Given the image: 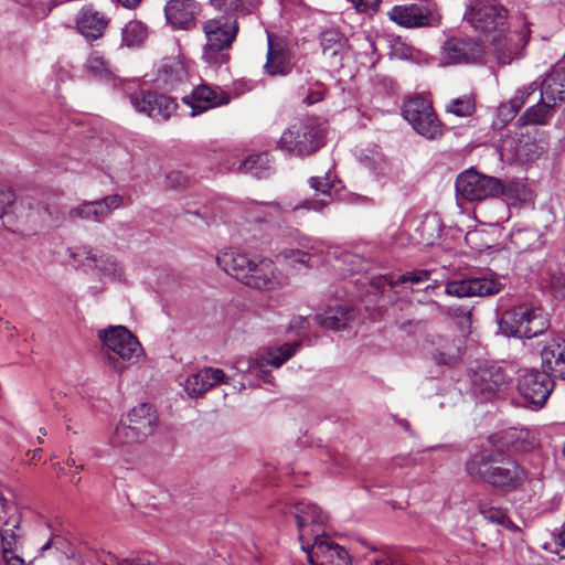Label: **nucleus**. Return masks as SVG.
I'll return each mask as SVG.
<instances>
[{"instance_id":"1","label":"nucleus","mask_w":565,"mask_h":565,"mask_svg":"<svg viewBox=\"0 0 565 565\" xmlns=\"http://www.w3.org/2000/svg\"><path fill=\"white\" fill-rule=\"evenodd\" d=\"M301 347L300 342L285 343L280 347L268 348L259 351L254 358H239L233 364L239 379L235 375L230 376L223 370L216 367H203L199 372L191 374L184 381V390L191 397L203 395L216 384L223 383L232 385L234 390L241 392L246 387L255 386L252 376L262 379L264 382H271V376L266 370L267 366L280 367L288 361Z\"/></svg>"},{"instance_id":"2","label":"nucleus","mask_w":565,"mask_h":565,"mask_svg":"<svg viewBox=\"0 0 565 565\" xmlns=\"http://www.w3.org/2000/svg\"><path fill=\"white\" fill-rule=\"evenodd\" d=\"M216 262L228 275L235 277L247 287L270 291L287 284L275 263L267 257L250 255L237 249L222 252Z\"/></svg>"},{"instance_id":"3","label":"nucleus","mask_w":565,"mask_h":565,"mask_svg":"<svg viewBox=\"0 0 565 565\" xmlns=\"http://www.w3.org/2000/svg\"><path fill=\"white\" fill-rule=\"evenodd\" d=\"M466 471L473 480L503 491L518 489L526 479L524 469L516 461L486 451L472 456L466 462Z\"/></svg>"},{"instance_id":"4","label":"nucleus","mask_w":565,"mask_h":565,"mask_svg":"<svg viewBox=\"0 0 565 565\" xmlns=\"http://www.w3.org/2000/svg\"><path fill=\"white\" fill-rule=\"evenodd\" d=\"M107 365L121 374L127 364L136 363L142 354L137 338L122 326H110L98 332Z\"/></svg>"},{"instance_id":"5","label":"nucleus","mask_w":565,"mask_h":565,"mask_svg":"<svg viewBox=\"0 0 565 565\" xmlns=\"http://www.w3.org/2000/svg\"><path fill=\"white\" fill-rule=\"evenodd\" d=\"M206 43L203 46L202 60L210 66H221L228 62V49L238 32L236 20L220 17L205 21L202 25Z\"/></svg>"},{"instance_id":"6","label":"nucleus","mask_w":565,"mask_h":565,"mask_svg":"<svg viewBox=\"0 0 565 565\" xmlns=\"http://www.w3.org/2000/svg\"><path fill=\"white\" fill-rule=\"evenodd\" d=\"M499 328L508 337L531 339L548 328V319L541 308L520 305L502 313Z\"/></svg>"},{"instance_id":"7","label":"nucleus","mask_w":565,"mask_h":565,"mask_svg":"<svg viewBox=\"0 0 565 565\" xmlns=\"http://www.w3.org/2000/svg\"><path fill=\"white\" fill-rule=\"evenodd\" d=\"M156 412L149 404L134 407L116 426L109 444L113 447L139 444L153 431Z\"/></svg>"},{"instance_id":"8","label":"nucleus","mask_w":565,"mask_h":565,"mask_svg":"<svg viewBox=\"0 0 565 565\" xmlns=\"http://www.w3.org/2000/svg\"><path fill=\"white\" fill-rule=\"evenodd\" d=\"M509 11L498 0H471L465 11L469 25L483 35L502 34L509 30Z\"/></svg>"},{"instance_id":"9","label":"nucleus","mask_w":565,"mask_h":565,"mask_svg":"<svg viewBox=\"0 0 565 565\" xmlns=\"http://www.w3.org/2000/svg\"><path fill=\"white\" fill-rule=\"evenodd\" d=\"M324 128L316 120L295 124L281 135L278 146L295 156H309L322 147Z\"/></svg>"},{"instance_id":"10","label":"nucleus","mask_w":565,"mask_h":565,"mask_svg":"<svg viewBox=\"0 0 565 565\" xmlns=\"http://www.w3.org/2000/svg\"><path fill=\"white\" fill-rule=\"evenodd\" d=\"M403 116L426 139L434 140L444 135V125L438 119L431 100L426 96L415 95L405 100Z\"/></svg>"},{"instance_id":"11","label":"nucleus","mask_w":565,"mask_h":565,"mask_svg":"<svg viewBox=\"0 0 565 565\" xmlns=\"http://www.w3.org/2000/svg\"><path fill=\"white\" fill-rule=\"evenodd\" d=\"M456 195L469 202L482 201L503 193L504 185L500 179L468 169L459 173L456 179Z\"/></svg>"},{"instance_id":"12","label":"nucleus","mask_w":565,"mask_h":565,"mask_svg":"<svg viewBox=\"0 0 565 565\" xmlns=\"http://www.w3.org/2000/svg\"><path fill=\"white\" fill-rule=\"evenodd\" d=\"M470 382L473 394L486 401L499 396L509 384L502 367L492 363H483L475 369L470 374Z\"/></svg>"},{"instance_id":"13","label":"nucleus","mask_w":565,"mask_h":565,"mask_svg":"<svg viewBox=\"0 0 565 565\" xmlns=\"http://www.w3.org/2000/svg\"><path fill=\"white\" fill-rule=\"evenodd\" d=\"M299 540L302 543L324 535L326 513L315 503L301 501L294 508Z\"/></svg>"},{"instance_id":"14","label":"nucleus","mask_w":565,"mask_h":565,"mask_svg":"<svg viewBox=\"0 0 565 565\" xmlns=\"http://www.w3.org/2000/svg\"><path fill=\"white\" fill-rule=\"evenodd\" d=\"M502 289L503 284L493 275L451 280L445 287L447 295L458 298L489 297L499 294Z\"/></svg>"},{"instance_id":"15","label":"nucleus","mask_w":565,"mask_h":565,"mask_svg":"<svg viewBox=\"0 0 565 565\" xmlns=\"http://www.w3.org/2000/svg\"><path fill=\"white\" fill-rule=\"evenodd\" d=\"M129 98L136 111L154 120H168L178 107L173 98L150 90L130 94Z\"/></svg>"},{"instance_id":"16","label":"nucleus","mask_w":565,"mask_h":565,"mask_svg":"<svg viewBox=\"0 0 565 565\" xmlns=\"http://www.w3.org/2000/svg\"><path fill=\"white\" fill-rule=\"evenodd\" d=\"M311 565H350L348 552L326 535L301 544Z\"/></svg>"},{"instance_id":"17","label":"nucleus","mask_w":565,"mask_h":565,"mask_svg":"<svg viewBox=\"0 0 565 565\" xmlns=\"http://www.w3.org/2000/svg\"><path fill=\"white\" fill-rule=\"evenodd\" d=\"M447 64H480L484 62V46L473 39L451 38L443 45Z\"/></svg>"},{"instance_id":"18","label":"nucleus","mask_w":565,"mask_h":565,"mask_svg":"<svg viewBox=\"0 0 565 565\" xmlns=\"http://www.w3.org/2000/svg\"><path fill=\"white\" fill-rule=\"evenodd\" d=\"M554 387V381L545 371L531 370L521 375L518 388L524 399L539 408L542 407Z\"/></svg>"},{"instance_id":"19","label":"nucleus","mask_w":565,"mask_h":565,"mask_svg":"<svg viewBox=\"0 0 565 565\" xmlns=\"http://www.w3.org/2000/svg\"><path fill=\"white\" fill-rule=\"evenodd\" d=\"M230 95L218 86L202 84L196 86L190 95L182 97V102L191 107V115L196 116L209 109L227 105Z\"/></svg>"},{"instance_id":"20","label":"nucleus","mask_w":565,"mask_h":565,"mask_svg":"<svg viewBox=\"0 0 565 565\" xmlns=\"http://www.w3.org/2000/svg\"><path fill=\"white\" fill-rule=\"evenodd\" d=\"M490 444L499 451H530L539 446L536 434L527 428H509L489 438Z\"/></svg>"},{"instance_id":"21","label":"nucleus","mask_w":565,"mask_h":565,"mask_svg":"<svg viewBox=\"0 0 565 565\" xmlns=\"http://www.w3.org/2000/svg\"><path fill=\"white\" fill-rule=\"evenodd\" d=\"M526 38L505 31L492 35L490 49L498 64L508 65L522 56Z\"/></svg>"},{"instance_id":"22","label":"nucleus","mask_w":565,"mask_h":565,"mask_svg":"<svg viewBox=\"0 0 565 565\" xmlns=\"http://www.w3.org/2000/svg\"><path fill=\"white\" fill-rule=\"evenodd\" d=\"M122 196L119 194L107 195L95 201H84L79 205L71 210L70 216L75 218H87L102 221L113 211L122 206Z\"/></svg>"},{"instance_id":"23","label":"nucleus","mask_w":565,"mask_h":565,"mask_svg":"<svg viewBox=\"0 0 565 565\" xmlns=\"http://www.w3.org/2000/svg\"><path fill=\"white\" fill-rule=\"evenodd\" d=\"M427 352L436 363L452 365L461 358V341L443 334L433 335Z\"/></svg>"},{"instance_id":"24","label":"nucleus","mask_w":565,"mask_h":565,"mask_svg":"<svg viewBox=\"0 0 565 565\" xmlns=\"http://www.w3.org/2000/svg\"><path fill=\"white\" fill-rule=\"evenodd\" d=\"M542 366L552 376L565 379V340L551 338L545 340L541 350Z\"/></svg>"},{"instance_id":"25","label":"nucleus","mask_w":565,"mask_h":565,"mask_svg":"<svg viewBox=\"0 0 565 565\" xmlns=\"http://www.w3.org/2000/svg\"><path fill=\"white\" fill-rule=\"evenodd\" d=\"M198 4L193 0H170L164 7L166 19L174 29H188L194 22Z\"/></svg>"},{"instance_id":"26","label":"nucleus","mask_w":565,"mask_h":565,"mask_svg":"<svg viewBox=\"0 0 565 565\" xmlns=\"http://www.w3.org/2000/svg\"><path fill=\"white\" fill-rule=\"evenodd\" d=\"M388 17L405 28H422L429 23V11L418 4L394 6L388 12Z\"/></svg>"},{"instance_id":"27","label":"nucleus","mask_w":565,"mask_h":565,"mask_svg":"<svg viewBox=\"0 0 565 565\" xmlns=\"http://www.w3.org/2000/svg\"><path fill=\"white\" fill-rule=\"evenodd\" d=\"M84 254L85 259L89 262L88 265L93 266L98 271L100 279L113 281L124 280V267L116 258L109 255L98 254L93 250L84 252Z\"/></svg>"},{"instance_id":"28","label":"nucleus","mask_w":565,"mask_h":565,"mask_svg":"<svg viewBox=\"0 0 565 565\" xmlns=\"http://www.w3.org/2000/svg\"><path fill=\"white\" fill-rule=\"evenodd\" d=\"M79 33L87 40L100 38L108 25V19L100 12L92 9H82L76 21Z\"/></svg>"},{"instance_id":"29","label":"nucleus","mask_w":565,"mask_h":565,"mask_svg":"<svg viewBox=\"0 0 565 565\" xmlns=\"http://www.w3.org/2000/svg\"><path fill=\"white\" fill-rule=\"evenodd\" d=\"M542 100L552 103L565 102V70L563 67H554L541 83Z\"/></svg>"},{"instance_id":"30","label":"nucleus","mask_w":565,"mask_h":565,"mask_svg":"<svg viewBox=\"0 0 565 565\" xmlns=\"http://www.w3.org/2000/svg\"><path fill=\"white\" fill-rule=\"evenodd\" d=\"M355 318L354 310L350 307H330L315 316V321L322 328L333 331L345 329Z\"/></svg>"},{"instance_id":"31","label":"nucleus","mask_w":565,"mask_h":565,"mask_svg":"<svg viewBox=\"0 0 565 565\" xmlns=\"http://www.w3.org/2000/svg\"><path fill=\"white\" fill-rule=\"evenodd\" d=\"M348 40L339 31L330 29L320 35V44L323 55L333 65H339L347 49Z\"/></svg>"},{"instance_id":"32","label":"nucleus","mask_w":565,"mask_h":565,"mask_svg":"<svg viewBox=\"0 0 565 565\" xmlns=\"http://www.w3.org/2000/svg\"><path fill=\"white\" fill-rule=\"evenodd\" d=\"M289 54L284 45L273 43L268 36V52L265 71L268 75H284L289 71Z\"/></svg>"},{"instance_id":"33","label":"nucleus","mask_w":565,"mask_h":565,"mask_svg":"<svg viewBox=\"0 0 565 565\" xmlns=\"http://www.w3.org/2000/svg\"><path fill=\"white\" fill-rule=\"evenodd\" d=\"M539 86L535 82H532L521 88H519L514 96L507 103L500 105L499 116L504 120H511L519 110L527 102L529 97L537 90Z\"/></svg>"},{"instance_id":"34","label":"nucleus","mask_w":565,"mask_h":565,"mask_svg":"<svg viewBox=\"0 0 565 565\" xmlns=\"http://www.w3.org/2000/svg\"><path fill=\"white\" fill-rule=\"evenodd\" d=\"M188 76L186 68L182 61L178 58L166 60L157 75V81L167 87H174L178 83L183 82Z\"/></svg>"},{"instance_id":"35","label":"nucleus","mask_w":565,"mask_h":565,"mask_svg":"<svg viewBox=\"0 0 565 565\" xmlns=\"http://www.w3.org/2000/svg\"><path fill=\"white\" fill-rule=\"evenodd\" d=\"M310 186L316 191L317 194H321L323 198L319 200H306L301 203L300 207L309 211L321 212L331 202V183L327 175L324 177H312L309 180Z\"/></svg>"},{"instance_id":"36","label":"nucleus","mask_w":565,"mask_h":565,"mask_svg":"<svg viewBox=\"0 0 565 565\" xmlns=\"http://www.w3.org/2000/svg\"><path fill=\"white\" fill-rule=\"evenodd\" d=\"M510 239L511 244L520 253L537 250L543 246L542 235L535 228H516L511 232Z\"/></svg>"},{"instance_id":"37","label":"nucleus","mask_w":565,"mask_h":565,"mask_svg":"<svg viewBox=\"0 0 565 565\" xmlns=\"http://www.w3.org/2000/svg\"><path fill=\"white\" fill-rule=\"evenodd\" d=\"M554 107L555 106L552 103L542 100V97L540 96V102L527 108L519 120L524 125H542L551 116Z\"/></svg>"},{"instance_id":"38","label":"nucleus","mask_w":565,"mask_h":565,"mask_svg":"<svg viewBox=\"0 0 565 565\" xmlns=\"http://www.w3.org/2000/svg\"><path fill=\"white\" fill-rule=\"evenodd\" d=\"M2 546L21 547L22 533L20 530V515H11L0 530Z\"/></svg>"},{"instance_id":"39","label":"nucleus","mask_w":565,"mask_h":565,"mask_svg":"<svg viewBox=\"0 0 565 565\" xmlns=\"http://www.w3.org/2000/svg\"><path fill=\"white\" fill-rule=\"evenodd\" d=\"M239 170L258 179L265 178L269 170V158L266 153L249 156L239 164Z\"/></svg>"},{"instance_id":"40","label":"nucleus","mask_w":565,"mask_h":565,"mask_svg":"<svg viewBox=\"0 0 565 565\" xmlns=\"http://www.w3.org/2000/svg\"><path fill=\"white\" fill-rule=\"evenodd\" d=\"M476 110V100L473 95L466 94L461 97L451 99L446 106V111L457 117H470Z\"/></svg>"},{"instance_id":"41","label":"nucleus","mask_w":565,"mask_h":565,"mask_svg":"<svg viewBox=\"0 0 565 565\" xmlns=\"http://www.w3.org/2000/svg\"><path fill=\"white\" fill-rule=\"evenodd\" d=\"M147 38V29L140 22H129L122 29V42L127 46L141 44Z\"/></svg>"},{"instance_id":"42","label":"nucleus","mask_w":565,"mask_h":565,"mask_svg":"<svg viewBox=\"0 0 565 565\" xmlns=\"http://www.w3.org/2000/svg\"><path fill=\"white\" fill-rule=\"evenodd\" d=\"M278 257H281L285 260H288V262H290L291 264H295V265H301V266H305V267H309V266H311V259L315 256H312L311 252H308V250H305V249H299V248H294V247H286V248H282L278 253Z\"/></svg>"},{"instance_id":"43","label":"nucleus","mask_w":565,"mask_h":565,"mask_svg":"<svg viewBox=\"0 0 565 565\" xmlns=\"http://www.w3.org/2000/svg\"><path fill=\"white\" fill-rule=\"evenodd\" d=\"M85 68L92 76L97 78H107L110 76L107 62L97 53H92L87 57Z\"/></svg>"},{"instance_id":"44","label":"nucleus","mask_w":565,"mask_h":565,"mask_svg":"<svg viewBox=\"0 0 565 565\" xmlns=\"http://www.w3.org/2000/svg\"><path fill=\"white\" fill-rule=\"evenodd\" d=\"M548 288L555 298L565 299V275L558 271L551 273Z\"/></svg>"},{"instance_id":"45","label":"nucleus","mask_w":565,"mask_h":565,"mask_svg":"<svg viewBox=\"0 0 565 565\" xmlns=\"http://www.w3.org/2000/svg\"><path fill=\"white\" fill-rule=\"evenodd\" d=\"M478 508L479 512L483 515L484 519L497 524H504L507 520V514L502 509L490 507L489 504L483 502L479 503Z\"/></svg>"},{"instance_id":"46","label":"nucleus","mask_w":565,"mask_h":565,"mask_svg":"<svg viewBox=\"0 0 565 565\" xmlns=\"http://www.w3.org/2000/svg\"><path fill=\"white\" fill-rule=\"evenodd\" d=\"M312 253V256H318L323 252V243L311 237L299 235L296 241V247Z\"/></svg>"},{"instance_id":"47","label":"nucleus","mask_w":565,"mask_h":565,"mask_svg":"<svg viewBox=\"0 0 565 565\" xmlns=\"http://www.w3.org/2000/svg\"><path fill=\"white\" fill-rule=\"evenodd\" d=\"M430 273L426 269H419L414 271H408L398 277L397 280H395V284H406L411 282L413 285L425 282L429 279Z\"/></svg>"},{"instance_id":"48","label":"nucleus","mask_w":565,"mask_h":565,"mask_svg":"<svg viewBox=\"0 0 565 565\" xmlns=\"http://www.w3.org/2000/svg\"><path fill=\"white\" fill-rule=\"evenodd\" d=\"M14 201V193L11 190L0 185V218H2L11 211Z\"/></svg>"},{"instance_id":"49","label":"nucleus","mask_w":565,"mask_h":565,"mask_svg":"<svg viewBox=\"0 0 565 565\" xmlns=\"http://www.w3.org/2000/svg\"><path fill=\"white\" fill-rule=\"evenodd\" d=\"M516 153L520 158H525L527 161H531L537 158L541 151L534 141L527 140L519 145Z\"/></svg>"},{"instance_id":"50","label":"nucleus","mask_w":565,"mask_h":565,"mask_svg":"<svg viewBox=\"0 0 565 565\" xmlns=\"http://www.w3.org/2000/svg\"><path fill=\"white\" fill-rule=\"evenodd\" d=\"M20 547L2 546V558L6 565H23L24 559L19 554Z\"/></svg>"},{"instance_id":"51","label":"nucleus","mask_w":565,"mask_h":565,"mask_svg":"<svg viewBox=\"0 0 565 565\" xmlns=\"http://www.w3.org/2000/svg\"><path fill=\"white\" fill-rule=\"evenodd\" d=\"M245 0H211V4L225 12L236 11L243 8Z\"/></svg>"},{"instance_id":"52","label":"nucleus","mask_w":565,"mask_h":565,"mask_svg":"<svg viewBox=\"0 0 565 565\" xmlns=\"http://www.w3.org/2000/svg\"><path fill=\"white\" fill-rule=\"evenodd\" d=\"M118 565H154L149 555H132L119 561Z\"/></svg>"},{"instance_id":"53","label":"nucleus","mask_w":565,"mask_h":565,"mask_svg":"<svg viewBox=\"0 0 565 565\" xmlns=\"http://www.w3.org/2000/svg\"><path fill=\"white\" fill-rule=\"evenodd\" d=\"M359 12H367L377 10L381 0H350Z\"/></svg>"},{"instance_id":"54","label":"nucleus","mask_w":565,"mask_h":565,"mask_svg":"<svg viewBox=\"0 0 565 565\" xmlns=\"http://www.w3.org/2000/svg\"><path fill=\"white\" fill-rule=\"evenodd\" d=\"M310 326L309 319L303 316H297L291 319L289 328L294 331L308 329Z\"/></svg>"},{"instance_id":"55","label":"nucleus","mask_w":565,"mask_h":565,"mask_svg":"<svg viewBox=\"0 0 565 565\" xmlns=\"http://www.w3.org/2000/svg\"><path fill=\"white\" fill-rule=\"evenodd\" d=\"M449 312L451 316L462 319V321L465 323H470V319H471L470 310L456 307V308H450Z\"/></svg>"},{"instance_id":"56","label":"nucleus","mask_w":565,"mask_h":565,"mask_svg":"<svg viewBox=\"0 0 565 565\" xmlns=\"http://www.w3.org/2000/svg\"><path fill=\"white\" fill-rule=\"evenodd\" d=\"M555 553L559 555V557H565V529L557 535L555 539Z\"/></svg>"},{"instance_id":"57","label":"nucleus","mask_w":565,"mask_h":565,"mask_svg":"<svg viewBox=\"0 0 565 565\" xmlns=\"http://www.w3.org/2000/svg\"><path fill=\"white\" fill-rule=\"evenodd\" d=\"M372 285L375 286L379 289H384L385 286H390L391 288L397 286L398 284H395L392 279H388L387 277H379L374 278L372 281Z\"/></svg>"},{"instance_id":"58","label":"nucleus","mask_w":565,"mask_h":565,"mask_svg":"<svg viewBox=\"0 0 565 565\" xmlns=\"http://www.w3.org/2000/svg\"><path fill=\"white\" fill-rule=\"evenodd\" d=\"M373 565H402L397 561L391 558L390 556H383L382 558H376L373 562Z\"/></svg>"},{"instance_id":"59","label":"nucleus","mask_w":565,"mask_h":565,"mask_svg":"<svg viewBox=\"0 0 565 565\" xmlns=\"http://www.w3.org/2000/svg\"><path fill=\"white\" fill-rule=\"evenodd\" d=\"M117 2L121 3L125 8L131 9L135 8L140 0H117Z\"/></svg>"},{"instance_id":"60","label":"nucleus","mask_w":565,"mask_h":565,"mask_svg":"<svg viewBox=\"0 0 565 565\" xmlns=\"http://www.w3.org/2000/svg\"><path fill=\"white\" fill-rule=\"evenodd\" d=\"M52 545V541H47L45 544H43L40 548V553L44 554L45 551H47Z\"/></svg>"},{"instance_id":"61","label":"nucleus","mask_w":565,"mask_h":565,"mask_svg":"<svg viewBox=\"0 0 565 565\" xmlns=\"http://www.w3.org/2000/svg\"><path fill=\"white\" fill-rule=\"evenodd\" d=\"M398 424L406 430L409 429V423L406 419H399Z\"/></svg>"},{"instance_id":"62","label":"nucleus","mask_w":565,"mask_h":565,"mask_svg":"<svg viewBox=\"0 0 565 565\" xmlns=\"http://www.w3.org/2000/svg\"><path fill=\"white\" fill-rule=\"evenodd\" d=\"M66 465H67L68 467H73V466H75V459H74V458H72V457H68V458L66 459Z\"/></svg>"},{"instance_id":"63","label":"nucleus","mask_w":565,"mask_h":565,"mask_svg":"<svg viewBox=\"0 0 565 565\" xmlns=\"http://www.w3.org/2000/svg\"><path fill=\"white\" fill-rule=\"evenodd\" d=\"M39 454H40V450H39V449H38V450H34V451H33L32 460H34V459L39 456Z\"/></svg>"},{"instance_id":"64","label":"nucleus","mask_w":565,"mask_h":565,"mask_svg":"<svg viewBox=\"0 0 565 565\" xmlns=\"http://www.w3.org/2000/svg\"><path fill=\"white\" fill-rule=\"evenodd\" d=\"M77 469H78L79 471H82V470L84 469V466H83V465H79V466L77 467Z\"/></svg>"}]
</instances>
